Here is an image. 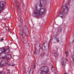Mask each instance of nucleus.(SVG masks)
<instances>
[{"label": "nucleus", "instance_id": "f257e3e1", "mask_svg": "<svg viewBox=\"0 0 74 74\" xmlns=\"http://www.w3.org/2000/svg\"><path fill=\"white\" fill-rule=\"evenodd\" d=\"M40 4L37 3L35 6V10L33 11V15L36 17L40 16L43 14H45L47 12L46 8H43L44 5L46 4V1H40Z\"/></svg>", "mask_w": 74, "mask_h": 74}, {"label": "nucleus", "instance_id": "f03ea898", "mask_svg": "<svg viewBox=\"0 0 74 74\" xmlns=\"http://www.w3.org/2000/svg\"><path fill=\"white\" fill-rule=\"evenodd\" d=\"M69 4V2H68L67 5H63L62 7L61 11L58 15V17H60L62 19L66 18V15L69 11V9L68 8Z\"/></svg>", "mask_w": 74, "mask_h": 74}, {"label": "nucleus", "instance_id": "7ed1b4c3", "mask_svg": "<svg viewBox=\"0 0 74 74\" xmlns=\"http://www.w3.org/2000/svg\"><path fill=\"white\" fill-rule=\"evenodd\" d=\"M42 70L39 71V73L41 74H47L49 73L48 67L47 66H43L42 68Z\"/></svg>", "mask_w": 74, "mask_h": 74}, {"label": "nucleus", "instance_id": "20e7f679", "mask_svg": "<svg viewBox=\"0 0 74 74\" xmlns=\"http://www.w3.org/2000/svg\"><path fill=\"white\" fill-rule=\"evenodd\" d=\"M49 42L48 44H47L46 42H44L42 47L41 48L42 50H45L46 49H48L49 48Z\"/></svg>", "mask_w": 74, "mask_h": 74}, {"label": "nucleus", "instance_id": "39448f33", "mask_svg": "<svg viewBox=\"0 0 74 74\" xmlns=\"http://www.w3.org/2000/svg\"><path fill=\"white\" fill-rule=\"evenodd\" d=\"M67 61V60L66 58H62L61 60V63L62 66H66V61Z\"/></svg>", "mask_w": 74, "mask_h": 74}, {"label": "nucleus", "instance_id": "423d86ee", "mask_svg": "<svg viewBox=\"0 0 74 74\" xmlns=\"http://www.w3.org/2000/svg\"><path fill=\"white\" fill-rule=\"evenodd\" d=\"M14 3L16 5V6H17V9L18 10V13H20L21 11V9H20V6H19V3H18V1H14Z\"/></svg>", "mask_w": 74, "mask_h": 74}, {"label": "nucleus", "instance_id": "0eeeda50", "mask_svg": "<svg viewBox=\"0 0 74 74\" xmlns=\"http://www.w3.org/2000/svg\"><path fill=\"white\" fill-rule=\"evenodd\" d=\"M34 66H31V69L29 72V74H33V69H35L36 68V62H34Z\"/></svg>", "mask_w": 74, "mask_h": 74}, {"label": "nucleus", "instance_id": "6e6552de", "mask_svg": "<svg viewBox=\"0 0 74 74\" xmlns=\"http://www.w3.org/2000/svg\"><path fill=\"white\" fill-rule=\"evenodd\" d=\"M5 64H7V62L4 60H2L0 62V67H1V66H4L5 65Z\"/></svg>", "mask_w": 74, "mask_h": 74}, {"label": "nucleus", "instance_id": "1a4fd4ad", "mask_svg": "<svg viewBox=\"0 0 74 74\" xmlns=\"http://www.w3.org/2000/svg\"><path fill=\"white\" fill-rule=\"evenodd\" d=\"M11 56L10 55H8L7 56V57H1L0 58H1V60H3V59H4L6 58L7 59H10V58H11Z\"/></svg>", "mask_w": 74, "mask_h": 74}, {"label": "nucleus", "instance_id": "9d476101", "mask_svg": "<svg viewBox=\"0 0 74 74\" xmlns=\"http://www.w3.org/2000/svg\"><path fill=\"white\" fill-rule=\"evenodd\" d=\"M20 34L22 37V38L21 39V40L22 42H23V37H24V35H23L24 33L23 32V29H21V30L20 31Z\"/></svg>", "mask_w": 74, "mask_h": 74}, {"label": "nucleus", "instance_id": "9b49d317", "mask_svg": "<svg viewBox=\"0 0 74 74\" xmlns=\"http://www.w3.org/2000/svg\"><path fill=\"white\" fill-rule=\"evenodd\" d=\"M24 29L25 30L24 31L26 32L25 33L26 35V36H28V35H29V32H28V29L27 28V27L25 26Z\"/></svg>", "mask_w": 74, "mask_h": 74}, {"label": "nucleus", "instance_id": "f8f14e48", "mask_svg": "<svg viewBox=\"0 0 74 74\" xmlns=\"http://www.w3.org/2000/svg\"><path fill=\"white\" fill-rule=\"evenodd\" d=\"M6 50L4 49L0 48V53H2L3 52H5Z\"/></svg>", "mask_w": 74, "mask_h": 74}, {"label": "nucleus", "instance_id": "ddd939ff", "mask_svg": "<svg viewBox=\"0 0 74 74\" xmlns=\"http://www.w3.org/2000/svg\"><path fill=\"white\" fill-rule=\"evenodd\" d=\"M38 53V51H37V50L36 48H35V50L34 53V54L35 55H37V53Z\"/></svg>", "mask_w": 74, "mask_h": 74}, {"label": "nucleus", "instance_id": "4468645a", "mask_svg": "<svg viewBox=\"0 0 74 74\" xmlns=\"http://www.w3.org/2000/svg\"><path fill=\"white\" fill-rule=\"evenodd\" d=\"M62 28L60 27H59L58 28V31L59 32H60L62 31Z\"/></svg>", "mask_w": 74, "mask_h": 74}, {"label": "nucleus", "instance_id": "2eb2a0df", "mask_svg": "<svg viewBox=\"0 0 74 74\" xmlns=\"http://www.w3.org/2000/svg\"><path fill=\"white\" fill-rule=\"evenodd\" d=\"M23 74H26V69H25L24 67H23Z\"/></svg>", "mask_w": 74, "mask_h": 74}, {"label": "nucleus", "instance_id": "dca6fc26", "mask_svg": "<svg viewBox=\"0 0 74 74\" xmlns=\"http://www.w3.org/2000/svg\"><path fill=\"white\" fill-rule=\"evenodd\" d=\"M51 70L52 72H53L55 71V68L53 66H52L51 68Z\"/></svg>", "mask_w": 74, "mask_h": 74}, {"label": "nucleus", "instance_id": "f3484780", "mask_svg": "<svg viewBox=\"0 0 74 74\" xmlns=\"http://www.w3.org/2000/svg\"><path fill=\"white\" fill-rule=\"evenodd\" d=\"M5 29H7V30H8V32H10V29H9V28H8V27H5Z\"/></svg>", "mask_w": 74, "mask_h": 74}, {"label": "nucleus", "instance_id": "a211bd4d", "mask_svg": "<svg viewBox=\"0 0 74 74\" xmlns=\"http://www.w3.org/2000/svg\"><path fill=\"white\" fill-rule=\"evenodd\" d=\"M11 8H12V9H14V5L12 4L11 7Z\"/></svg>", "mask_w": 74, "mask_h": 74}, {"label": "nucleus", "instance_id": "6ab92c4d", "mask_svg": "<svg viewBox=\"0 0 74 74\" xmlns=\"http://www.w3.org/2000/svg\"><path fill=\"white\" fill-rule=\"evenodd\" d=\"M22 24L19 25V26L18 27V29H20L19 27H22Z\"/></svg>", "mask_w": 74, "mask_h": 74}, {"label": "nucleus", "instance_id": "aec40b11", "mask_svg": "<svg viewBox=\"0 0 74 74\" xmlns=\"http://www.w3.org/2000/svg\"><path fill=\"white\" fill-rule=\"evenodd\" d=\"M4 74V72L3 71H1L0 72V74Z\"/></svg>", "mask_w": 74, "mask_h": 74}, {"label": "nucleus", "instance_id": "412c9836", "mask_svg": "<svg viewBox=\"0 0 74 74\" xmlns=\"http://www.w3.org/2000/svg\"><path fill=\"white\" fill-rule=\"evenodd\" d=\"M56 41H57V42H59V38H56Z\"/></svg>", "mask_w": 74, "mask_h": 74}, {"label": "nucleus", "instance_id": "4be33fe9", "mask_svg": "<svg viewBox=\"0 0 74 74\" xmlns=\"http://www.w3.org/2000/svg\"><path fill=\"white\" fill-rule=\"evenodd\" d=\"M65 54H66V56H67V54H68V53H67V51H66L65 52Z\"/></svg>", "mask_w": 74, "mask_h": 74}, {"label": "nucleus", "instance_id": "5701e85b", "mask_svg": "<svg viewBox=\"0 0 74 74\" xmlns=\"http://www.w3.org/2000/svg\"><path fill=\"white\" fill-rule=\"evenodd\" d=\"M21 6H24V3H23L22 2L21 3Z\"/></svg>", "mask_w": 74, "mask_h": 74}, {"label": "nucleus", "instance_id": "b1692460", "mask_svg": "<svg viewBox=\"0 0 74 74\" xmlns=\"http://www.w3.org/2000/svg\"><path fill=\"white\" fill-rule=\"evenodd\" d=\"M54 54L55 56H56L58 55V53H54Z\"/></svg>", "mask_w": 74, "mask_h": 74}, {"label": "nucleus", "instance_id": "393cba45", "mask_svg": "<svg viewBox=\"0 0 74 74\" xmlns=\"http://www.w3.org/2000/svg\"><path fill=\"white\" fill-rule=\"evenodd\" d=\"M8 65L9 66H15V65H14V64H12V65H11L10 64H9Z\"/></svg>", "mask_w": 74, "mask_h": 74}, {"label": "nucleus", "instance_id": "a878e982", "mask_svg": "<svg viewBox=\"0 0 74 74\" xmlns=\"http://www.w3.org/2000/svg\"><path fill=\"white\" fill-rule=\"evenodd\" d=\"M8 73H5V74H10V70H8Z\"/></svg>", "mask_w": 74, "mask_h": 74}, {"label": "nucleus", "instance_id": "bb28decb", "mask_svg": "<svg viewBox=\"0 0 74 74\" xmlns=\"http://www.w3.org/2000/svg\"><path fill=\"white\" fill-rule=\"evenodd\" d=\"M3 40H4V39H3V38H2L1 39V41H3Z\"/></svg>", "mask_w": 74, "mask_h": 74}, {"label": "nucleus", "instance_id": "cd10ccee", "mask_svg": "<svg viewBox=\"0 0 74 74\" xmlns=\"http://www.w3.org/2000/svg\"><path fill=\"white\" fill-rule=\"evenodd\" d=\"M18 40V43H19V42L20 41H19V39H17Z\"/></svg>", "mask_w": 74, "mask_h": 74}, {"label": "nucleus", "instance_id": "c85d7f7f", "mask_svg": "<svg viewBox=\"0 0 74 74\" xmlns=\"http://www.w3.org/2000/svg\"><path fill=\"white\" fill-rule=\"evenodd\" d=\"M74 39L73 40V41H72V42H73V41H74Z\"/></svg>", "mask_w": 74, "mask_h": 74}, {"label": "nucleus", "instance_id": "c756f323", "mask_svg": "<svg viewBox=\"0 0 74 74\" xmlns=\"http://www.w3.org/2000/svg\"><path fill=\"white\" fill-rule=\"evenodd\" d=\"M55 74H56V73H55Z\"/></svg>", "mask_w": 74, "mask_h": 74}, {"label": "nucleus", "instance_id": "7c9ffc66", "mask_svg": "<svg viewBox=\"0 0 74 74\" xmlns=\"http://www.w3.org/2000/svg\"><path fill=\"white\" fill-rule=\"evenodd\" d=\"M18 58H19V56H18Z\"/></svg>", "mask_w": 74, "mask_h": 74}, {"label": "nucleus", "instance_id": "2f4dec72", "mask_svg": "<svg viewBox=\"0 0 74 74\" xmlns=\"http://www.w3.org/2000/svg\"><path fill=\"white\" fill-rule=\"evenodd\" d=\"M26 40H25V41H26Z\"/></svg>", "mask_w": 74, "mask_h": 74}]
</instances>
